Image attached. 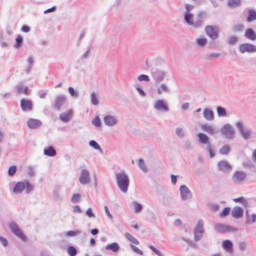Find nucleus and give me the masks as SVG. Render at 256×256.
<instances>
[{
    "instance_id": "obj_1",
    "label": "nucleus",
    "mask_w": 256,
    "mask_h": 256,
    "mask_svg": "<svg viewBox=\"0 0 256 256\" xmlns=\"http://www.w3.org/2000/svg\"><path fill=\"white\" fill-rule=\"evenodd\" d=\"M118 184L120 188L124 192L128 190L129 180L124 172H120L116 175Z\"/></svg>"
},
{
    "instance_id": "obj_2",
    "label": "nucleus",
    "mask_w": 256,
    "mask_h": 256,
    "mask_svg": "<svg viewBox=\"0 0 256 256\" xmlns=\"http://www.w3.org/2000/svg\"><path fill=\"white\" fill-rule=\"evenodd\" d=\"M10 228L12 232L16 236L20 238L23 241H26L27 240L26 236L24 234L23 232L18 226L14 222H12L10 224Z\"/></svg>"
},
{
    "instance_id": "obj_3",
    "label": "nucleus",
    "mask_w": 256,
    "mask_h": 256,
    "mask_svg": "<svg viewBox=\"0 0 256 256\" xmlns=\"http://www.w3.org/2000/svg\"><path fill=\"white\" fill-rule=\"evenodd\" d=\"M203 232L204 228L202 222V220H199L194 230V236L196 241H198L202 238Z\"/></svg>"
},
{
    "instance_id": "obj_4",
    "label": "nucleus",
    "mask_w": 256,
    "mask_h": 256,
    "mask_svg": "<svg viewBox=\"0 0 256 256\" xmlns=\"http://www.w3.org/2000/svg\"><path fill=\"white\" fill-rule=\"evenodd\" d=\"M216 231L220 233H224L226 232H234L237 230L236 228L230 226L224 225L222 224H218L215 226Z\"/></svg>"
},
{
    "instance_id": "obj_5",
    "label": "nucleus",
    "mask_w": 256,
    "mask_h": 256,
    "mask_svg": "<svg viewBox=\"0 0 256 256\" xmlns=\"http://www.w3.org/2000/svg\"><path fill=\"white\" fill-rule=\"evenodd\" d=\"M239 50L241 53L253 52L256 51V47L250 44H243L240 45Z\"/></svg>"
},
{
    "instance_id": "obj_6",
    "label": "nucleus",
    "mask_w": 256,
    "mask_h": 256,
    "mask_svg": "<svg viewBox=\"0 0 256 256\" xmlns=\"http://www.w3.org/2000/svg\"><path fill=\"white\" fill-rule=\"evenodd\" d=\"M205 32L206 35L212 39L215 40L218 37L217 30L212 26H206L205 28Z\"/></svg>"
},
{
    "instance_id": "obj_7",
    "label": "nucleus",
    "mask_w": 256,
    "mask_h": 256,
    "mask_svg": "<svg viewBox=\"0 0 256 256\" xmlns=\"http://www.w3.org/2000/svg\"><path fill=\"white\" fill-rule=\"evenodd\" d=\"M79 181L82 184H86L90 182L89 172L88 170L86 169L82 170L79 178Z\"/></svg>"
},
{
    "instance_id": "obj_8",
    "label": "nucleus",
    "mask_w": 256,
    "mask_h": 256,
    "mask_svg": "<svg viewBox=\"0 0 256 256\" xmlns=\"http://www.w3.org/2000/svg\"><path fill=\"white\" fill-rule=\"evenodd\" d=\"M218 167L219 170L224 172H230L232 170V166L225 160H221L218 164Z\"/></svg>"
},
{
    "instance_id": "obj_9",
    "label": "nucleus",
    "mask_w": 256,
    "mask_h": 256,
    "mask_svg": "<svg viewBox=\"0 0 256 256\" xmlns=\"http://www.w3.org/2000/svg\"><path fill=\"white\" fill-rule=\"evenodd\" d=\"M20 106L24 111H30L32 110V102L30 100L22 99Z\"/></svg>"
},
{
    "instance_id": "obj_10",
    "label": "nucleus",
    "mask_w": 256,
    "mask_h": 256,
    "mask_svg": "<svg viewBox=\"0 0 256 256\" xmlns=\"http://www.w3.org/2000/svg\"><path fill=\"white\" fill-rule=\"evenodd\" d=\"M180 192L182 199L186 200L191 197L192 194L189 189L185 185L180 186Z\"/></svg>"
},
{
    "instance_id": "obj_11",
    "label": "nucleus",
    "mask_w": 256,
    "mask_h": 256,
    "mask_svg": "<svg viewBox=\"0 0 256 256\" xmlns=\"http://www.w3.org/2000/svg\"><path fill=\"white\" fill-rule=\"evenodd\" d=\"M184 20L190 25L194 24L195 26H200L202 21H198L194 24L193 15L190 13H186L184 16Z\"/></svg>"
},
{
    "instance_id": "obj_12",
    "label": "nucleus",
    "mask_w": 256,
    "mask_h": 256,
    "mask_svg": "<svg viewBox=\"0 0 256 256\" xmlns=\"http://www.w3.org/2000/svg\"><path fill=\"white\" fill-rule=\"evenodd\" d=\"M222 132L226 138H232L234 134V130L230 125L226 124L224 126L222 130Z\"/></svg>"
},
{
    "instance_id": "obj_13",
    "label": "nucleus",
    "mask_w": 256,
    "mask_h": 256,
    "mask_svg": "<svg viewBox=\"0 0 256 256\" xmlns=\"http://www.w3.org/2000/svg\"><path fill=\"white\" fill-rule=\"evenodd\" d=\"M72 114V111L71 110H68L65 112L62 113L60 115V118L64 122H66L71 118Z\"/></svg>"
},
{
    "instance_id": "obj_14",
    "label": "nucleus",
    "mask_w": 256,
    "mask_h": 256,
    "mask_svg": "<svg viewBox=\"0 0 256 256\" xmlns=\"http://www.w3.org/2000/svg\"><path fill=\"white\" fill-rule=\"evenodd\" d=\"M246 174L244 172H236L232 176V180L236 182H240L246 178Z\"/></svg>"
},
{
    "instance_id": "obj_15",
    "label": "nucleus",
    "mask_w": 256,
    "mask_h": 256,
    "mask_svg": "<svg viewBox=\"0 0 256 256\" xmlns=\"http://www.w3.org/2000/svg\"><path fill=\"white\" fill-rule=\"evenodd\" d=\"M41 125L42 122L38 120L30 118L28 121V126L32 129L38 128Z\"/></svg>"
},
{
    "instance_id": "obj_16",
    "label": "nucleus",
    "mask_w": 256,
    "mask_h": 256,
    "mask_svg": "<svg viewBox=\"0 0 256 256\" xmlns=\"http://www.w3.org/2000/svg\"><path fill=\"white\" fill-rule=\"evenodd\" d=\"M243 212H244L242 208L238 206H236L232 210V216L234 218H240L242 216Z\"/></svg>"
},
{
    "instance_id": "obj_17",
    "label": "nucleus",
    "mask_w": 256,
    "mask_h": 256,
    "mask_svg": "<svg viewBox=\"0 0 256 256\" xmlns=\"http://www.w3.org/2000/svg\"><path fill=\"white\" fill-rule=\"evenodd\" d=\"M18 94H23L28 95L29 94V90L27 86H24L22 84H18L15 88Z\"/></svg>"
},
{
    "instance_id": "obj_18",
    "label": "nucleus",
    "mask_w": 256,
    "mask_h": 256,
    "mask_svg": "<svg viewBox=\"0 0 256 256\" xmlns=\"http://www.w3.org/2000/svg\"><path fill=\"white\" fill-rule=\"evenodd\" d=\"M26 188V184L22 182H17L13 190V192L14 193H20L22 192L24 189Z\"/></svg>"
},
{
    "instance_id": "obj_19",
    "label": "nucleus",
    "mask_w": 256,
    "mask_h": 256,
    "mask_svg": "<svg viewBox=\"0 0 256 256\" xmlns=\"http://www.w3.org/2000/svg\"><path fill=\"white\" fill-rule=\"evenodd\" d=\"M236 126L238 128L239 130L242 134L244 138H248L250 136V132L248 130H244V128L243 124L242 122H238L236 124Z\"/></svg>"
},
{
    "instance_id": "obj_20",
    "label": "nucleus",
    "mask_w": 256,
    "mask_h": 256,
    "mask_svg": "<svg viewBox=\"0 0 256 256\" xmlns=\"http://www.w3.org/2000/svg\"><path fill=\"white\" fill-rule=\"evenodd\" d=\"M65 98L64 96H59L56 98L54 102L56 108L59 110L65 102Z\"/></svg>"
},
{
    "instance_id": "obj_21",
    "label": "nucleus",
    "mask_w": 256,
    "mask_h": 256,
    "mask_svg": "<svg viewBox=\"0 0 256 256\" xmlns=\"http://www.w3.org/2000/svg\"><path fill=\"white\" fill-rule=\"evenodd\" d=\"M104 120L105 124L106 125L110 126L114 125L116 122V120L112 116H110V115L106 116L104 118Z\"/></svg>"
},
{
    "instance_id": "obj_22",
    "label": "nucleus",
    "mask_w": 256,
    "mask_h": 256,
    "mask_svg": "<svg viewBox=\"0 0 256 256\" xmlns=\"http://www.w3.org/2000/svg\"><path fill=\"white\" fill-rule=\"evenodd\" d=\"M204 116L205 118L208 120H212L214 119V113L210 108H206L204 110Z\"/></svg>"
},
{
    "instance_id": "obj_23",
    "label": "nucleus",
    "mask_w": 256,
    "mask_h": 256,
    "mask_svg": "<svg viewBox=\"0 0 256 256\" xmlns=\"http://www.w3.org/2000/svg\"><path fill=\"white\" fill-rule=\"evenodd\" d=\"M246 218L248 224H252L256 222V215L247 210L246 212Z\"/></svg>"
},
{
    "instance_id": "obj_24",
    "label": "nucleus",
    "mask_w": 256,
    "mask_h": 256,
    "mask_svg": "<svg viewBox=\"0 0 256 256\" xmlns=\"http://www.w3.org/2000/svg\"><path fill=\"white\" fill-rule=\"evenodd\" d=\"M154 108L158 110H168V106L162 100H158L156 102Z\"/></svg>"
},
{
    "instance_id": "obj_25",
    "label": "nucleus",
    "mask_w": 256,
    "mask_h": 256,
    "mask_svg": "<svg viewBox=\"0 0 256 256\" xmlns=\"http://www.w3.org/2000/svg\"><path fill=\"white\" fill-rule=\"evenodd\" d=\"M245 36L252 40H254L256 38V34L252 28H248L246 30Z\"/></svg>"
},
{
    "instance_id": "obj_26",
    "label": "nucleus",
    "mask_w": 256,
    "mask_h": 256,
    "mask_svg": "<svg viewBox=\"0 0 256 256\" xmlns=\"http://www.w3.org/2000/svg\"><path fill=\"white\" fill-rule=\"evenodd\" d=\"M248 16L247 17V21L251 22L256 20V12L254 9H250L248 10Z\"/></svg>"
},
{
    "instance_id": "obj_27",
    "label": "nucleus",
    "mask_w": 256,
    "mask_h": 256,
    "mask_svg": "<svg viewBox=\"0 0 256 256\" xmlns=\"http://www.w3.org/2000/svg\"><path fill=\"white\" fill-rule=\"evenodd\" d=\"M240 0H228L227 5L230 8H234L240 6Z\"/></svg>"
},
{
    "instance_id": "obj_28",
    "label": "nucleus",
    "mask_w": 256,
    "mask_h": 256,
    "mask_svg": "<svg viewBox=\"0 0 256 256\" xmlns=\"http://www.w3.org/2000/svg\"><path fill=\"white\" fill-rule=\"evenodd\" d=\"M120 248V246L116 242H113L112 244H108L106 246V250H112L114 252H116Z\"/></svg>"
},
{
    "instance_id": "obj_29",
    "label": "nucleus",
    "mask_w": 256,
    "mask_h": 256,
    "mask_svg": "<svg viewBox=\"0 0 256 256\" xmlns=\"http://www.w3.org/2000/svg\"><path fill=\"white\" fill-rule=\"evenodd\" d=\"M201 127L203 130L206 132L208 134H212L214 132V130L212 126L203 124Z\"/></svg>"
},
{
    "instance_id": "obj_30",
    "label": "nucleus",
    "mask_w": 256,
    "mask_h": 256,
    "mask_svg": "<svg viewBox=\"0 0 256 256\" xmlns=\"http://www.w3.org/2000/svg\"><path fill=\"white\" fill-rule=\"evenodd\" d=\"M44 154L50 156H54L56 155V152L52 146H50L47 149L44 150Z\"/></svg>"
},
{
    "instance_id": "obj_31",
    "label": "nucleus",
    "mask_w": 256,
    "mask_h": 256,
    "mask_svg": "<svg viewBox=\"0 0 256 256\" xmlns=\"http://www.w3.org/2000/svg\"><path fill=\"white\" fill-rule=\"evenodd\" d=\"M198 136L200 142L204 144L208 142L209 138L206 134L203 133H199L198 134Z\"/></svg>"
},
{
    "instance_id": "obj_32",
    "label": "nucleus",
    "mask_w": 256,
    "mask_h": 256,
    "mask_svg": "<svg viewBox=\"0 0 256 256\" xmlns=\"http://www.w3.org/2000/svg\"><path fill=\"white\" fill-rule=\"evenodd\" d=\"M222 247L228 251H231L232 247V244L229 240H224L222 242Z\"/></svg>"
},
{
    "instance_id": "obj_33",
    "label": "nucleus",
    "mask_w": 256,
    "mask_h": 256,
    "mask_svg": "<svg viewBox=\"0 0 256 256\" xmlns=\"http://www.w3.org/2000/svg\"><path fill=\"white\" fill-rule=\"evenodd\" d=\"M125 236L132 242L136 244H138L139 242L136 238L133 237L128 232H126L124 234Z\"/></svg>"
},
{
    "instance_id": "obj_34",
    "label": "nucleus",
    "mask_w": 256,
    "mask_h": 256,
    "mask_svg": "<svg viewBox=\"0 0 256 256\" xmlns=\"http://www.w3.org/2000/svg\"><path fill=\"white\" fill-rule=\"evenodd\" d=\"M230 152V146L228 144L224 145L220 150L219 152L222 154H227Z\"/></svg>"
},
{
    "instance_id": "obj_35",
    "label": "nucleus",
    "mask_w": 256,
    "mask_h": 256,
    "mask_svg": "<svg viewBox=\"0 0 256 256\" xmlns=\"http://www.w3.org/2000/svg\"><path fill=\"white\" fill-rule=\"evenodd\" d=\"M67 252L70 256H75L77 254L76 248L73 246H70L67 248Z\"/></svg>"
},
{
    "instance_id": "obj_36",
    "label": "nucleus",
    "mask_w": 256,
    "mask_h": 256,
    "mask_svg": "<svg viewBox=\"0 0 256 256\" xmlns=\"http://www.w3.org/2000/svg\"><path fill=\"white\" fill-rule=\"evenodd\" d=\"M216 110L219 116H226V113L224 108L218 106Z\"/></svg>"
},
{
    "instance_id": "obj_37",
    "label": "nucleus",
    "mask_w": 256,
    "mask_h": 256,
    "mask_svg": "<svg viewBox=\"0 0 256 256\" xmlns=\"http://www.w3.org/2000/svg\"><path fill=\"white\" fill-rule=\"evenodd\" d=\"M220 56L218 53H211L207 54L206 56V58L207 60H212L218 58Z\"/></svg>"
},
{
    "instance_id": "obj_38",
    "label": "nucleus",
    "mask_w": 256,
    "mask_h": 256,
    "mask_svg": "<svg viewBox=\"0 0 256 256\" xmlns=\"http://www.w3.org/2000/svg\"><path fill=\"white\" fill-rule=\"evenodd\" d=\"M168 90V86L165 84H162L160 88H158V94H162L163 92H167Z\"/></svg>"
},
{
    "instance_id": "obj_39",
    "label": "nucleus",
    "mask_w": 256,
    "mask_h": 256,
    "mask_svg": "<svg viewBox=\"0 0 256 256\" xmlns=\"http://www.w3.org/2000/svg\"><path fill=\"white\" fill-rule=\"evenodd\" d=\"M244 26L242 24H238L234 25L233 27V30L235 32H242L243 30Z\"/></svg>"
},
{
    "instance_id": "obj_40",
    "label": "nucleus",
    "mask_w": 256,
    "mask_h": 256,
    "mask_svg": "<svg viewBox=\"0 0 256 256\" xmlns=\"http://www.w3.org/2000/svg\"><path fill=\"white\" fill-rule=\"evenodd\" d=\"M138 166L144 172L146 170V168L142 159H140L138 162Z\"/></svg>"
},
{
    "instance_id": "obj_41",
    "label": "nucleus",
    "mask_w": 256,
    "mask_h": 256,
    "mask_svg": "<svg viewBox=\"0 0 256 256\" xmlns=\"http://www.w3.org/2000/svg\"><path fill=\"white\" fill-rule=\"evenodd\" d=\"M90 145L93 147L96 150H101L100 146L98 145V144L94 140H90Z\"/></svg>"
},
{
    "instance_id": "obj_42",
    "label": "nucleus",
    "mask_w": 256,
    "mask_h": 256,
    "mask_svg": "<svg viewBox=\"0 0 256 256\" xmlns=\"http://www.w3.org/2000/svg\"><path fill=\"white\" fill-rule=\"evenodd\" d=\"M206 42L207 40L205 38H198L196 40V44L200 46H204L206 44Z\"/></svg>"
},
{
    "instance_id": "obj_43",
    "label": "nucleus",
    "mask_w": 256,
    "mask_h": 256,
    "mask_svg": "<svg viewBox=\"0 0 256 256\" xmlns=\"http://www.w3.org/2000/svg\"><path fill=\"white\" fill-rule=\"evenodd\" d=\"M230 208L226 207L224 208L222 213L220 214V216H228L230 212Z\"/></svg>"
},
{
    "instance_id": "obj_44",
    "label": "nucleus",
    "mask_w": 256,
    "mask_h": 256,
    "mask_svg": "<svg viewBox=\"0 0 256 256\" xmlns=\"http://www.w3.org/2000/svg\"><path fill=\"white\" fill-rule=\"evenodd\" d=\"M92 123L96 127H100V120L98 116H96L93 119Z\"/></svg>"
},
{
    "instance_id": "obj_45",
    "label": "nucleus",
    "mask_w": 256,
    "mask_h": 256,
    "mask_svg": "<svg viewBox=\"0 0 256 256\" xmlns=\"http://www.w3.org/2000/svg\"><path fill=\"white\" fill-rule=\"evenodd\" d=\"M16 171V166H12L8 169V174L9 176H12L14 174Z\"/></svg>"
},
{
    "instance_id": "obj_46",
    "label": "nucleus",
    "mask_w": 256,
    "mask_h": 256,
    "mask_svg": "<svg viewBox=\"0 0 256 256\" xmlns=\"http://www.w3.org/2000/svg\"><path fill=\"white\" fill-rule=\"evenodd\" d=\"M138 79L139 81L145 80L146 82H148L150 80L148 76L146 74L140 75L138 76Z\"/></svg>"
},
{
    "instance_id": "obj_47",
    "label": "nucleus",
    "mask_w": 256,
    "mask_h": 256,
    "mask_svg": "<svg viewBox=\"0 0 256 256\" xmlns=\"http://www.w3.org/2000/svg\"><path fill=\"white\" fill-rule=\"evenodd\" d=\"M133 204L134 206V211L136 212H138L141 210L142 207V206L136 202H134Z\"/></svg>"
},
{
    "instance_id": "obj_48",
    "label": "nucleus",
    "mask_w": 256,
    "mask_h": 256,
    "mask_svg": "<svg viewBox=\"0 0 256 256\" xmlns=\"http://www.w3.org/2000/svg\"><path fill=\"white\" fill-rule=\"evenodd\" d=\"M80 198V196L79 194H74L72 198V201L73 203L78 202Z\"/></svg>"
},
{
    "instance_id": "obj_49",
    "label": "nucleus",
    "mask_w": 256,
    "mask_h": 256,
    "mask_svg": "<svg viewBox=\"0 0 256 256\" xmlns=\"http://www.w3.org/2000/svg\"><path fill=\"white\" fill-rule=\"evenodd\" d=\"M26 184V191L28 192H31L33 190L34 186L30 182H26V184Z\"/></svg>"
},
{
    "instance_id": "obj_50",
    "label": "nucleus",
    "mask_w": 256,
    "mask_h": 256,
    "mask_svg": "<svg viewBox=\"0 0 256 256\" xmlns=\"http://www.w3.org/2000/svg\"><path fill=\"white\" fill-rule=\"evenodd\" d=\"M22 38L21 36H17L16 38V43L15 44V47L16 48H19L20 45V43L22 42Z\"/></svg>"
},
{
    "instance_id": "obj_51",
    "label": "nucleus",
    "mask_w": 256,
    "mask_h": 256,
    "mask_svg": "<svg viewBox=\"0 0 256 256\" xmlns=\"http://www.w3.org/2000/svg\"><path fill=\"white\" fill-rule=\"evenodd\" d=\"M92 102L94 105H96L98 104V100L96 96L94 93H92L91 94Z\"/></svg>"
},
{
    "instance_id": "obj_52",
    "label": "nucleus",
    "mask_w": 256,
    "mask_h": 256,
    "mask_svg": "<svg viewBox=\"0 0 256 256\" xmlns=\"http://www.w3.org/2000/svg\"><path fill=\"white\" fill-rule=\"evenodd\" d=\"M131 248H132L134 252H136L140 255H142L143 254L141 250H140L138 247L131 244Z\"/></svg>"
},
{
    "instance_id": "obj_53",
    "label": "nucleus",
    "mask_w": 256,
    "mask_h": 256,
    "mask_svg": "<svg viewBox=\"0 0 256 256\" xmlns=\"http://www.w3.org/2000/svg\"><path fill=\"white\" fill-rule=\"evenodd\" d=\"M80 233V231H69L67 232L66 235L68 236H74Z\"/></svg>"
},
{
    "instance_id": "obj_54",
    "label": "nucleus",
    "mask_w": 256,
    "mask_h": 256,
    "mask_svg": "<svg viewBox=\"0 0 256 256\" xmlns=\"http://www.w3.org/2000/svg\"><path fill=\"white\" fill-rule=\"evenodd\" d=\"M185 8L186 11V13H190V12L193 9L194 6L192 5L186 4L185 5Z\"/></svg>"
},
{
    "instance_id": "obj_55",
    "label": "nucleus",
    "mask_w": 256,
    "mask_h": 256,
    "mask_svg": "<svg viewBox=\"0 0 256 256\" xmlns=\"http://www.w3.org/2000/svg\"><path fill=\"white\" fill-rule=\"evenodd\" d=\"M86 214L89 217H94V214L92 212V209L90 208H89L87 210Z\"/></svg>"
},
{
    "instance_id": "obj_56",
    "label": "nucleus",
    "mask_w": 256,
    "mask_h": 256,
    "mask_svg": "<svg viewBox=\"0 0 256 256\" xmlns=\"http://www.w3.org/2000/svg\"><path fill=\"white\" fill-rule=\"evenodd\" d=\"M0 240L4 246H8V241L5 238L0 236Z\"/></svg>"
},
{
    "instance_id": "obj_57",
    "label": "nucleus",
    "mask_w": 256,
    "mask_h": 256,
    "mask_svg": "<svg viewBox=\"0 0 256 256\" xmlns=\"http://www.w3.org/2000/svg\"><path fill=\"white\" fill-rule=\"evenodd\" d=\"M176 133L179 136H182L184 135V132L182 128H176Z\"/></svg>"
},
{
    "instance_id": "obj_58",
    "label": "nucleus",
    "mask_w": 256,
    "mask_h": 256,
    "mask_svg": "<svg viewBox=\"0 0 256 256\" xmlns=\"http://www.w3.org/2000/svg\"><path fill=\"white\" fill-rule=\"evenodd\" d=\"M238 38L236 36H232L230 38L229 42L230 44H234L237 40Z\"/></svg>"
},
{
    "instance_id": "obj_59",
    "label": "nucleus",
    "mask_w": 256,
    "mask_h": 256,
    "mask_svg": "<svg viewBox=\"0 0 256 256\" xmlns=\"http://www.w3.org/2000/svg\"><path fill=\"white\" fill-rule=\"evenodd\" d=\"M208 151L210 157L212 158L214 155V153L213 150H212V148L210 146H208Z\"/></svg>"
},
{
    "instance_id": "obj_60",
    "label": "nucleus",
    "mask_w": 256,
    "mask_h": 256,
    "mask_svg": "<svg viewBox=\"0 0 256 256\" xmlns=\"http://www.w3.org/2000/svg\"><path fill=\"white\" fill-rule=\"evenodd\" d=\"M22 32H28L30 30V28L28 26L26 25H24L22 28Z\"/></svg>"
},
{
    "instance_id": "obj_61",
    "label": "nucleus",
    "mask_w": 256,
    "mask_h": 256,
    "mask_svg": "<svg viewBox=\"0 0 256 256\" xmlns=\"http://www.w3.org/2000/svg\"><path fill=\"white\" fill-rule=\"evenodd\" d=\"M104 210H105V211H106V212L107 214V216L110 218H112V215L110 214L109 210H108V208L107 206H104Z\"/></svg>"
},
{
    "instance_id": "obj_62",
    "label": "nucleus",
    "mask_w": 256,
    "mask_h": 256,
    "mask_svg": "<svg viewBox=\"0 0 256 256\" xmlns=\"http://www.w3.org/2000/svg\"><path fill=\"white\" fill-rule=\"evenodd\" d=\"M198 16L200 18H204L206 16V13L204 12H200L198 13Z\"/></svg>"
},
{
    "instance_id": "obj_63",
    "label": "nucleus",
    "mask_w": 256,
    "mask_h": 256,
    "mask_svg": "<svg viewBox=\"0 0 256 256\" xmlns=\"http://www.w3.org/2000/svg\"><path fill=\"white\" fill-rule=\"evenodd\" d=\"M68 90L72 96H76L74 89L72 87H69L68 88Z\"/></svg>"
},
{
    "instance_id": "obj_64",
    "label": "nucleus",
    "mask_w": 256,
    "mask_h": 256,
    "mask_svg": "<svg viewBox=\"0 0 256 256\" xmlns=\"http://www.w3.org/2000/svg\"><path fill=\"white\" fill-rule=\"evenodd\" d=\"M73 208H74V212H78V213L81 212V210L80 209V208H79V206H74Z\"/></svg>"
}]
</instances>
